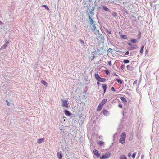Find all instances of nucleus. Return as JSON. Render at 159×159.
Here are the masks:
<instances>
[{
    "mask_svg": "<svg viewBox=\"0 0 159 159\" xmlns=\"http://www.w3.org/2000/svg\"><path fill=\"white\" fill-rule=\"evenodd\" d=\"M110 155V153L107 152L100 157V159H106L108 158Z\"/></svg>",
    "mask_w": 159,
    "mask_h": 159,
    "instance_id": "obj_1",
    "label": "nucleus"
},
{
    "mask_svg": "<svg viewBox=\"0 0 159 159\" xmlns=\"http://www.w3.org/2000/svg\"><path fill=\"white\" fill-rule=\"evenodd\" d=\"M88 15L89 16V19L91 25H95L94 21L92 20V15H89V13L88 14Z\"/></svg>",
    "mask_w": 159,
    "mask_h": 159,
    "instance_id": "obj_2",
    "label": "nucleus"
},
{
    "mask_svg": "<svg viewBox=\"0 0 159 159\" xmlns=\"http://www.w3.org/2000/svg\"><path fill=\"white\" fill-rule=\"evenodd\" d=\"M138 48L137 46L134 44V45H132L131 46L129 47L128 48V49L129 50H133L134 49H137Z\"/></svg>",
    "mask_w": 159,
    "mask_h": 159,
    "instance_id": "obj_3",
    "label": "nucleus"
},
{
    "mask_svg": "<svg viewBox=\"0 0 159 159\" xmlns=\"http://www.w3.org/2000/svg\"><path fill=\"white\" fill-rule=\"evenodd\" d=\"M93 152L94 155L96 157H100V154L99 153L98 151L96 149L94 150Z\"/></svg>",
    "mask_w": 159,
    "mask_h": 159,
    "instance_id": "obj_4",
    "label": "nucleus"
},
{
    "mask_svg": "<svg viewBox=\"0 0 159 159\" xmlns=\"http://www.w3.org/2000/svg\"><path fill=\"white\" fill-rule=\"evenodd\" d=\"M62 106L63 107H68V104H67V101H66L65 100H62Z\"/></svg>",
    "mask_w": 159,
    "mask_h": 159,
    "instance_id": "obj_5",
    "label": "nucleus"
},
{
    "mask_svg": "<svg viewBox=\"0 0 159 159\" xmlns=\"http://www.w3.org/2000/svg\"><path fill=\"white\" fill-rule=\"evenodd\" d=\"M9 43V41H7L6 40V42L2 46V47H1V49H5L6 48V47L7 46V44H8Z\"/></svg>",
    "mask_w": 159,
    "mask_h": 159,
    "instance_id": "obj_6",
    "label": "nucleus"
},
{
    "mask_svg": "<svg viewBox=\"0 0 159 159\" xmlns=\"http://www.w3.org/2000/svg\"><path fill=\"white\" fill-rule=\"evenodd\" d=\"M102 8L103 10H104L107 11V12H110L111 11V10L105 6H103Z\"/></svg>",
    "mask_w": 159,
    "mask_h": 159,
    "instance_id": "obj_7",
    "label": "nucleus"
},
{
    "mask_svg": "<svg viewBox=\"0 0 159 159\" xmlns=\"http://www.w3.org/2000/svg\"><path fill=\"white\" fill-rule=\"evenodd\" d=\"M94 11H93V10H89V12H88L87 13V15H88V13H89V15H92V17L93 15H94V13L93 12Z\"/></svg>",
    "mask_w": 159,
    "mask_h": 159,
    "instance_id": "obj_8",
    "label": "nucleus"
},
{
    "mask_svg": "<svg viewBox=\"0 0 159 159\" xmlns=\"http://www.w3.org/2000/svg\"><path fill=\"white\" fill-rule=\"evenodd\" d=\"M44 138H42L38 139L37 142L39 144H40L43 142L44 140Z\"/></svg>",
    "mask_w": 159,
    "mask_h": 159,
    "instance_id": "obj_9",
    "label": "nucleus"
},
{
    "mask_svg": "<svg viewBox=\"0 0 159 159\" xmlns=\"http://www.w3.org/2000/svg\"><path fill=\"white\" fill-rule=\"evenodd\" d=\"M125 141V139L123 138H121L120 139L119 142L120 143H121L122 144H123L124 143Z\"/></svg>",
    "mask_w": 159,
    "mask_h": 159,
    "instance_id": "obj_10",
    "label": "nucleus"
},
{
    "mask_svg": "<svg viewBox=\"0 0 159 159\" xmlns=\"http://www.w3.org/2000/svg\"><path fill=\"white\" fill-rule=\"evenodd\" d=\"M107 100V99H104L101 102L100 104L102 105V106H103L104 105L105 103Z\"/></svg>",
    "mask_w": 159,
    "mask_h": 159,
    "instance_id": "obj_11",
    "label": "nucleus"
},
{
    "mask_svg": "<svg viewBox=\"0 0 159 159\" xmlns=\"http://www.w3.org/2000/svg\"><path fill=\"white\" fill-rule=\"evenodd\" d=\"M65 115L68 116H70L71 115V113L69 111L66 110H65Z\"/></svg>",
    "mask_w": 159,
    "mask_h": 159,
    "instance_id": "obj_12",
    "label": "nucleus"
},
{
    "mask_svg": "<svg viewBox=\"0 0 159 159\" xmlns=\"http://www.w3.org/2000/svg\"><path fill=\"white\" fill-rule=\"evenodd\" d=\"M57 156L59 159H61L62 157V155L60 152L57 153Z\"/></svg>",
    "mask_w": 159,
    "mask_h": 159,
    "instance_id": "obj_13",
    "label": "nucleus"
},
{
    "mask_svg": "<svg viewBox=\"0 0 159 159\" xmlns=\"http://www.w3.org/2000/svg\"><path fill=\"white\" fill-rule=\"evenodd\" d=\"M103 113L104 115L106 116H107L109 115V112L106 110H104L103 111Z\"/></svg>",
    "mask_w": 159,
    "mask_h": 159,
    "instance_id": "obj_14",
    "label": "nucleus"
},
{
    "mask_svg": "<svg viewBox=\"0 0 159 159\" xmlns=\"http://www.w3.org/2000/svg\"><path fill=\"white\" fill-rule=\"evenodd\" d=\"M94 77L97 81H98V80H99V79L100 77L98 74H95Z\"/></svg>",
    "mask_w": 159,
    "mask_h": 159,
    "instance_id": "obj_15",
    "label": "nucleus"
},
{
    "mask_svg": "<svg viewBox=\"0 0 159 159\" xmlns=\"http://www.w3.org/2000/svg\"><path fill=\"white\" fill-rule=\"evenodd\" d=\"M126 137V135L125 132H124L121 134V138H124L125 139Z\"/></svg>",
    "mask_w": 159,
    "mask_h": 159,
    "instance_id": "obj_16",
    "label": "nucleus"
},
{
    "mask_svg": "<svg viewBox=\"0 0 159 159\" xmlns=\"http://www.w3.org/2000/svg\"><path fill=\"white\" fill-rule=\"evenodd\" d=\"M106 80L105 79L100 77L98 81L99 82H104L106 81Z\"/></svg>",
    "mask_w": 159,
    "mask_h": 159,
    "instance_id": "obj_17",
    "label": "nucleus"
},
{
    "mask_svg": "<svg viewBox=\"0 0 159 159\" xmlns=\"http://www.w3.org/2000/svg\"><path fill=\"white\" fill-rule=\"evenodd\" d=\"M120 99L123 102L126 103L127 102V100H126L125 98L124 97H120Z\"/></svg>",
    "mask_w": 159,
    "mask_h": 159,
    "instance_id": "obj_18",
    "label": "nucleus"
},
{
    "mask_svg": "<svg viewBox=\"0 0 159 159\" xmlns=\"http://www.w3.org/2000/svg\"><path fill=\"white\" fill-rule=\"evenodd\" d=\"M102 107L103 106H102V105H100V104H99L97 107V111H100L101 110Z\"/></svg>",
    "mask_w": 159,
    "mask_h": 159,
    "instance_id": "obj_19",
    "label": "nucleus"
},
{
    "mask_svg": "<svg viewBox=\"0 0 159 159\" xmlns=\"http://www.w3.org/2000/svg\"><path fill=\"white\" fill-rule=\"evenodd\" d=\"M120 159H127L126 156L124 155H121L120 157Z\"/></svg>",
    "mask_w": 159,
    "mask_h": 159,
    "instance_id": "obj_20",
    "label": "nucleus"
},
{
    "mask_svg": "<svg viewBox=\"0 0 159 159\" xmlns=\"http://www.w3.org/2000/svg\"><path fill=\"white\" fill-rule=\"evenodd\" d=\"M98 143L99 144L100 146H102L104 145L105 143L102 141H99L98 142Z\"/></svg>",
    "mask_w": 159,
    "mask_h": 159,
    "instance_id": "obj_21",
    "label": "nucleus"
},
{
    "mask_svg": "<svg viewBox=\"0 0 159 159\" xmlns=\"http://www.w3.org/2000/svg\"><path fill=\"white\" fill-rule=\"evenodd\" d=\"M116 80L118 82V83L120 84H122V82L121 80L118 79H116Z\"/></svg>",
    "mask_w": 159,
    "mask_h": 159,
    "instance_id": "obj_22",
    "label": "nucleus"
},
{
    "mask_svg": "<svg viewBox=\"0 0 159 159\" xmlns=\"http://www.w3.org/2000/svg\"><path fill=\"white\" fill-rule=\"evenodd\" d=\"M92 26H93V27L92 28V29H91V30L92 31H95V30H96V27L95 26V25H92Z\"/></svg>",
    "mask_w": 159,
    "mask_h": 159,
    "instance_id": "obj_23",
    "label": "nucleus"
},
{
    "mask_svg": "<svg viewBox=\"0 0 159 159\" xmlns=\"http://www.w3.org/2000/svg\"><path fill=\"white\" fill-rule=\"evenodd\" d=\"M144 48V46L143 45H142L141 47V48L140 51V52L141 53H142L143 52V48Z\"/></svg>",
    "mask_w": 159,
    "mask_h": 159,
    "instance_id": "obj_24",
    "label": "nucleus"
},
{
    "mask_svg": "<svg viewBox=\"0 0 159 159\" xmlns=\"http://www.w3.org/2000/svg\"><path fill=\"white\" fill-rule=\"evenodd\" d=\"M122 52L121 51H120L119 53L121 54H122V55H128L129 54V52L128 51H127L124 54H122Z\"/></svg>",
    "mask_w": 159,
    "mask_h": 159,
    "instance_id": "obj_25",
    "label": "nucleus"
},
{
    "mask_svg": "<svg viewBox=\"0 0 159 159\" xmlns=\"http://www.w3.org/2000/svg\"><path fill=\"white\" fill-rule=\"evenodd\" d=\"M42 83L44 85H45V86H47V84H48V83L47 82H46V81H45L44 80H42Z\"/></svg>",
    "mask_w": 159,
    "mask_h": 159,
    "instance_id": "obj_26",
    "label": "nucleus"
},
{
    "mask_svg": "<svg viewBox=\"0 0 159 159\" xmlns=\"http://www.w3.org/2000/svg\"><path fill=\"white\" fill-rule=\"evenodd\" d=\"M130 42L134 43H135L137 42V41L136 39H131L130 40Z\"/></svg>",
    "mask_w": 159,
    "mask_h": 159,
    "instance_id": "obj_27",
    "label": "nucleus"
},
{
    "mask_svg": "<svg viewBox=\"0 0 159 159\" xmlns=\"http://www.w3.org/2000/svg\"><path fill=\"white\" fill-rule=\"evenodd\" d=\"M121 37L123 39H127V36L126 35H122L121 36Z\"/></svg>",
    "mask_w": 159,
    "mask_h": 159,
    "instance_id": "obj_28",
    "label": "nucleus"
},
{
    "mask_svg": "<svg viewBox=\"0 0 159 159\" xmlns=\"http://www.w3.org/2000/svg\"><path fill=\"white\" fill-rule=\"evenodd\" d=\"M102 88L103 89H107V85L104 84H102Z\"/></svg>",
    "mask_w": 159,
    "mask_h": 159,
    "instance_id": "obj_29",
    "label": "nucleus"
},
{
    "mask_svg": "<svg viewBox=\"0 0 159 159\" xmlns=\"http://www.w3.org/2000/svg\"><path fill=\"white\" fill-rule=\"evenodd\" d=\"M130 62L129 60H125L123 61V62L125 63H129Z\"/></svg>",
    "mask_w": 159,
    "mask_h": 159,
    "instance_id": "obj_30",
    "label": "nucleus"
},
{
    "mask_svg": "<svg viewBox=\"0 0 159 159\" xmlns=\"http://www.w3.org/2000/svg\"><path fill=\"white\" fill-rule=\"evenodd\" d=\"M112 49L111 48H109L108 50H107V52H110V53H112Z\"/></svg>",
    "mask_w": 159,
    "mask_h": 159,
    "instance_id": "obj_31",
    "label": "nucleus"
},
{
    "mask_svg": "<svg viewBox=\"0 0 159 159\" xmlns=\"http://www.w3.org/2000/svg\"><path fill=\"white\" fill-rule=\"evenodd\" d=\"M105 30L109 34H111V32L110 30H109L108 29H106Z\"/></svg>",
    "mask_w": 159,
    "mask_h": 159,
    "instance_id": "obj_32",
    "label": "nucleus"
},
{
    "mask_svg": "<svg viewBox=\"0 0 159 159\" xmlns=\"http://www.w3.org/2000/svg\"><path fill=\"white\" fill-rule=\"evenodd\" d=\"M42 7H44L46 9H47V10H49V9L47 5H43V6H42Z\"/></svg>",
    "mask_w": 159,
    "mask_h": 159,
    "instance_id": "obj_33",
    "label": "nucleus"
},
{
    "mask_svg": "<svg viewBox=\"0 0 159 159\" xmlns=\"http://www.w3.org/2000/svg\"><path fill=\"white\" fill-rule=\"evenodd\" d=\"M136 152H134V153H133V154H132V157L133 159L135 158V156L136 155Z\"/></svg>",
    "mask_w": 159,
    "mask_h": 159,
    "instance_id": "obj_34",
    "label": "nucleus"
},
{
    "mask_svg": "<svg viewBox=\"0 0 159 159\" xmlns=\"http://www.w3.org/2000/svg\"><path fill=\"white\" fill-rule=\"evenodd\" d=\"M112 15L113 16L115 17L116 16L117 13L116 12H114L112 13Z\"/></svg>",
    "mask_w": 159,
    "mask_h": 159,
    "instance_id": "obj_35",
    "label": "nucleus"
},
{
    "mask_svg": "<svg viewBox=\"0 0 159 159\" xmlns=\"http://www.w3.org/2000/svg\"><path fill=\"white\" fill-rule=\"evenodd\" d=\"M126 67L127 68V69L128 70H130V68L131 67L129 65H127Z\"/></svg>",
    "mask_w": 159,
    "mask_h": 159,
    "instance_id": "obj_36",
    "label": "nucleus"
},
{
    "mask_svg": "<svg viewBox=\"0 0 159 159\" xmlns=\"http://www.w3.org/2000/svg\"><path fill=\"white\" fill-rule=\"evenodd\" d=\"M125 67V66L124 65L122 64V65L121 66V69L122 70H123L124 69Z\"/></svg>",
    "mask_w": 159,
    "mask_h": 159,
    "instance_id": "obj_37",
    "label": "nucleus"
},
{
    "mask_svg": "<svg viewBox=\"0 0 159 159\" xmlns=\"http://www.w3.org/2000/svg\"><path fill=\"white\" fill-rule=\"evenodd\" d=\"M101 40L102 41H104V40L105 39V38H104V36H101Z\"/></svg>",
    "mask_w": 159,
    "mask_h": 159,
    "instance_id": "obj_38",
    "label": "nucleus"
},
{
    "mask_svg": "<svg viewBox=\"0 0 159 159\" xmlns=\"http://www.w3.org/2000/svg\"><path fill=\"white\" fill-rule=\"evenodd\" d=\"M105 73L107 75H109L110 74V72L108 70H106L105 71Z\"/></svg>",
    "mask_w": 159,
    "mask_h": 159,
    "instance_id": "obj_39",
    "label": "nucleus"
},
{
    "mask_svg": "<svg viewBox=\"0 0 159 159\" xmlns=\"http://www.w3.org/2000/svg\"><path fill=\"white\" fill-rule=\"evenodd\" d=\"M111 91H113L114 92H115L116 91L115 89H114V88L113 87H112L111 88Z\"/></svg>",
    "mask_w": 159,
    "mask_h": 159,
    "instance_id": "obj_40",
    "label": "nucleus"
},
{
    "mask_svg": "<svg viewBox=\"0 0 159 159\" xmlns=\"http://www.w3.org/2000/svg\"><path fill=\"white\" fill-rule=\"evenodd\" d=\"M137 80H136L134 82V83H133V85H134V86L135 84H137Z\"/></svg>",
    "mask_w": 159,
    "mask_h": 159,
    "instance_id": "obj_41",
    "label": "nucleus"
},
{
    "mask_svg": "<svg viewBox=\"0 0 159 159\" xmlns=\"http://www.w3.org/2000/svg\"><path fill=\"white\" fill-rule=\"evenodd\" d=\"M138 38L140 39L141 38V33L140 32H139V34H138Z\"/></svg>",
    "mask_w": 159,
    "mask_h": 159,
    "instance_id": "obj_42",
    "label": "nucleus"
},
{
    "mask_svg": "<svg viewBox=\"0 0 159 159\" xmlns=\"http://www.w3.org/2000/svg\"><path fill=\"white\" fill-rule=\"evenodd\" d=\"M6 102H7V104L8 106H10V103L8 102V101L7 100L6 101Z\"/></svg>",
    "mask_w": 159,
    "mask_h": 159,
    "instance_id": "obj_43",
    "label": "nucleus"
},
{
    "mask_svg": "<svg viewBox=\"0 0 159 159\" xmlns=\"http://www.w3.org/2000/svg\"><path fill=\"white\" fill-rule=\"evenodd\" d=\"M80 43L81 44H82L83 45V44H84V41H83V40H80Z\"/></svg>",
    "mask_w": 159,
    "mask_h": 159,
    "instance_id": "obj_44",
    "label": "nucleus"
},
{
    "mask_svg": "<svg viewBox=\"0 0 159 159\" xmlns=\"http://www.w3.org/2000/svg\"><path fill=\"white\" fill-rule=\"evenodd\" d=\"M97 51L98 52H97L98 53V54H102V53H100V52L99 51V50H97Z\"/></svg>",
    "mask_w": 159,
    "mask_h": 159,
    "instance_id": "obj_45",
    "label": "nucleus"
},
{
    "mask_svg": "<svg viewBox=\"0 0 159 159\" xmlns=\"http://www.w3.org/2000/svg\"><path fill=\"white\" fill-rule=\"evenodd\" d=\"M95 9V7L94 6V7H92V9H91V10H93V11H94V10Z\"/></svg>",
    "mask_w": 159,
    "mask_h": 159,
    "instance_id": "obj_46",
    "label": "nucleus"
},
{
    "mask_svg": "<svg viewBox=\"0 0 159 159\" xmlns=\"http://www.w3.org/2000/svg\"><path fill=\"white\" fill-rule=\"evenodd\" d=\"M130 156H131V153H129L128 154V157H130Z\"/></svg>",
    "mask_w": 159,
    "mask_h": 159,
    "instance_id": "obj_47",
    "label": "nucleus"
},
{
    "mask_svg": "<svg viewBox=\"0 0 159 159\" xmlns=\"http://www.w3.org/2000/svg\"><path fill=\"white\" fill-rule=\"evenodd\" d=\"M108 64L109 65V66H111V61L109 62Z\"/></svg>",
    "mask_w": 159,
    "mask_h": 159,
    "instance_id": "obj_48",
    "label": "nucleus"
},
{
    "mask_svg": "<svg viewBox=\"0 0 159 159\" xmlns=\"http://www.w3.org/2000/svg\"><path fill=\"white\" fill-rule=\"evenodd\" d=\"M127 44H128V45H129L130 46H131L132 45L131 43H127Z\"/></svg>",
    "mask_w": 159,
    "mask_h": 159,
    "instance_id": "obj_49",
    "label": "nucleus"
},
{
    "mask_svg": "<svg viewBox=\"0 0 159 159\" xmlns=\"http://www.w3.org/2000/svg\"><path fill=\"white\" fill-rule=\"evenodd\" d=\"M97 84L98 85V86H99V85L100 84V82L98 81L97 82Z\"/></svg>",
    "mask_w": 159,
    "mask_h": 159,
    "instance_id": "obj_50",
    "label": "nucleus"
},
{
    "mask_svg": "<svg viewBox=\"0 0 159 159\" xmlns=\"http://www.w3.org/2000/svg\"><path fill=\"white\" fill-rule=\"evenodd\" d=\"M119 106L120 107V108H122V106L121 104H119Z\"/></svg>",
    "mask_w": 159,
    "mask_h": 159,
    "instance_id": "obj_51",
    "label": "nucleus"
},
{
    "mask_svg": "<svg viewBox=\"0 0 159 159\" xmlns=\"http://www.w3.org/2000/svg\"><path fill=\"white\" fill-rule=\"evenodd\" d=\"M114 75H115V76H117L118 75L117 74H116V73H114Z\"/></svg>",
    "mask_w": 159,
    "mask_h": 159,
    "instance_id": "obj_52",
    "label": "nucleus"
},
{
    "mask_svg": "<svg viewBox=\"0 0 159 159\" xmlns=\"http://www.w3.org/2000/svg\"><path fill=\"white\" fill-rule=\"evenodd\" d=\"M106 89H103V92L104 93L106 92Z\"/></svg>",
    "mask_w": 159,
    "mask_h": 159,
    "instance_id": "obj_53",
    "label": "nucleus"
},
{
    "mask_svg": "<svg viewBox=\"0 0 159 159\" xmlns=\"http://www.w3.org/2000/svg\"><path fill=\"white\" fill-rule=\"evenodd\" d=\"M143 155H142V156H141V159H143Z\"/></svg>",
    "mask_w": 159,
    "mask_h": 159,
    "instance_id": "obj_54",
    "label": "nucleus"
},
{
    "mask_svg": "<svg viewBox=\"0 0 159 159\" xmlns=\"http://www.w3.org/2000/svg\"><path fill=\"white\" fill-rule=\"evenodd\" d=\"M3 24V23H2L1 21H0V24Z\"/></svg>",
    "mask_w": 159,
    "mask_h": 159,
    "instance_id": "obj_55",
    "label": "nucleus"
},
{
    "mask_svg": "<svg viewBox=\"0 0 159 159\" xmlns=\"http://www.w3.org/2000/svg\"><path fill=\"white\" fill-rule=\"evenodd\" d=\"M97 32H98V33H99V30H97Z\"/></svg>",
    "mask_w": 159,
    "mask_h": 159,
    "instance_id": "obj_56",
    "label": "nucleus"
},
{
    "mask_svg": "<svg viewBox=\"0 0 159 159\" xmlns=\"http://www.w3.org/2000/svg\"><path fill=\"white\" fill-rule=\"evenodd\" d=\"M92 0H89V2H91L92 1Z\"/></svg>",
    "mask_w": 159,
    "mask_h": 159,
    "instance_id": "obj_57",
    "label": "nucleus"
}]
</instances>
